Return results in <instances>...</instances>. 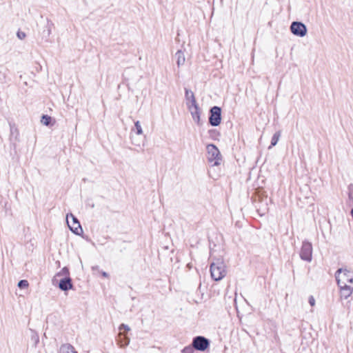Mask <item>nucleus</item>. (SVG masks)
Segmentation results:
<instances>
[{
	"label": "nucleus",
	"instance_id": "nucleus-19",
	"mask_svg": "<svg viewBox=\"0 0 353 353\" xmlns=\"http://www.w3.org/2000/svg\"><path fill=\"white\" fill-rule=\"evenodd\" d=\"M52 121V118L48 115H43L41 117V122L43 125L48 126L50 124V122Z\"/></svg>",
	"mask_w": 353,
	"mask_h": 353
},
{
	"label": "nucleus",
	"instance_id": "nucleus-13",
	"mask_svg": "<svg viewBox=\"0 0 353 353\" xmlns=\"http://www.w3.org/2000/svg\"><path fill=\"white\" fill-rule=\"evenodd\" d=\"M193 107V110H191V114L194 121L199 123L200 121V113L199 110V107L197 104H194L192 105Z\"/></svg>",
	"mask_w": 353,
	"mask_h": 353
},
{
	"label": "nucleus",
	"instance_id": "nucleus-22",
	"mask_svg": "<svg viewBox=\"0 0 353 353\" xmlns=\"http://www.w3.org/2000/svg\"><path fill=\"white\" fill-rule=\"evenodd\" d=\"M68 274H69V270L67 268L65 267L61 270V271L60 272L57 274V276H59L61 275H64V276H68Z\"/></svg>",
	"mask_w": 353,
	"mask_h": 353
},
{
	"label": "nucleus",
	"instance_id": "nucleus-15",
	"mask_svg": "<svg viewBox=\"0 0 353 353\" xmlns=\"http://www.w3.org/2000/svg\"><path fill=\"white\" fill-rule=\"evenodd\" d=\"M268 199H265V204L263 203V202L261 203V205L258 207V211L261 215L265 214L268 210L269 208L268 207Z\"/></svg>",
	"mask_w": 353,
	"mask_h": 353
},
{
	"label": "nucleus",
	"instance_id": "nucleus-10",
	"mask_svg": "<svg viewBox=\"0 0 353 353\" xmlns=\"http://www.w3.org/2000/svg\"><path fill=\"white\" fill-rule=\"evenodd\" d=\"M59 288L63 291H67L72 288V279L69 276L62 279L59 283Z\"/></svg>",
	"mask_w": 353,
	"mask_h": 353
},
{
	"label": "nucleus",
	"instance_id": "nucleus-17",
	"mask_svg": "<svg viewBox=\"0 0 353 353\" xmlns=\"http://www.w3.org/2000/svg\"><path fill=\"white\" fill-rule=\"evenodd\" d=\"M119 336H123V339H121L119 341V344L120 347H125L127 345H128V344L130 343V339L125 334H123L122 333H120Z\"/></svg>",
	"mask_w": 353,
	"mask_h": 353
},
{
	"label": "nucleus",
	"instance_id": "nucleus-21",
	"mask_svg": "<svg viewBox=\"0 0 353 353\" xmlns=\"http://www.w3.org/2000/svg\"><path fill=\"white\" fill-rule=\"evenodd\" d=\"M18 287L19 288H26L28 287L29 285V283L28 282V281L26 280H21L19 283H18Z\"/></svg>",
	"mask_w": 353,
	"mask_h": 353
},
{
	"label": "nucleus",
	"instance_id": "nucleus-7",
	"mask_svg": "<svg viewBox=\"0 0 353 353\" xmlns=\"http://www.w3.org/2000/svg\"><path fill=\"white\" fill-rule=\"evenodd\" d=\"M192 346L197 350L204 351L209 346V341L204 336H198L193 339Z\"/></svg>",
	"mask_w": 353,
	"mask_h": 353
},
{
	"label": "nucleus",
	"instance_id": "nucleus-3",
	"mask_svg": "<svg viewBox=\"0 0 353 353\" xmlns=\"http://www.w3.org/2000/svg\"><path fill=\"white\" fill-rule=\"evenodd\" d=\"M338 285L353 284V272L346 268H339L335 273Z\"/></svg>",
	"mask_w": 353,
	"mask_h": 353
},
{
	"label": "nucleus",
	"instance_id": "nucleus-1",
	"mask_svg": "<svg viewBox=\"0 0 353 353\" xmlns=\"http://www.w3.org/2000/svg\"><path fill=\"white\" fill-rule=\"evenodd\" d=\"M225 265L222 260L217 259L210 265L211 277L216 281L221 280L226 275Z\"/></svg>",
	"mask_w": 353,
	"mask_h": 353
},
{
	"label": "nucleus",
	"instance_id": "nucleus-20",
	"mask_svg": "<svg viewBox=\"0 0 353 353\" xmlns=\"http://www.w3.org/2000/svg\"><path fill=\"white\" fill-rule=\"evenodd\" d=\"M134 127L136 128L137 134H143V130H142L141 123H140V122L139 121H136L134 123Z\"/></svg>",
	"mask_w": 353,
	"mask_h": 353
},
{
	"label": "nucleus",
	"instance_id": "nucleus-11",
	"mask_svg": "<svg viewBox=\"0 0 353 353\" xmlns=\"http://www.w3.org/2000/svg\"><path fill=\"white\" fill-rule=\"evenodd\" d=\"M59 353H77L72 345L69 343L63 344L59 349Z\"/></svg>",
	"mask_w": 353,
	"mask_h": 353
},
{
	"label": "nucleus",
	"instance_id": "nucleus-6",
	"mask_svg": "<svg viewBox=\"0 0 353 353\" xmlns=\"http://www.w3.org/2000/svg\"><path fill=\"white\" fill-rule=\"evenodd\" d=\"M290 30L293 34L303 37L307 34V28L305 25L301 22L294 21L290 26Z\"/></svg>",
	"mask_w": 353,
	"mask_h": 353
},
{
	"label": "nucleus",
	"instance_id": "nucleus-18",
	"mask_svg": "<svg viewBox=\"0 0 353 353\" xmlns=\"http://www.w3.org/2000/svg\"><path fill=\"white\" fill-rule=\"evenodd\" d=\"M280 137H281L280 131H278L275 134H274L273 137H272L271 145L270 146V148H271L272 146H274L277 144Z\"/></svg>",
	"mask_w": 353,
	"mask_h": 353
},
{
	"label": "nucleus",
	"instance_id": "nucleus-4",
	"mask_svg": "<svg viewBox=\"0 0 353 353\" xmlns=\"http://www.w3.org/2000/svg\"><path fill=\"white\" fill-rule=\"evenodd\" d=\"M300 256L301 259L310 262L312 259V245L309 241H305L303 242L302 247L300 252Z\"/></svg>",
	"mask_w": 353,
	"mask_h": 353
},
{
	"label": "nucleus",
	"instance_id": "nucleus-12",
	"mask_svg": "<svg viewBox=\"0 0 353 353\" xmlns=\"http://www.w3.org/2000/svg\"><path fill=\"white\" fill-rule=\"evenodd\" d=\"M175 57L176 58V64L178 67L183 65L185 63V58L184 56V53L181 50H178L175 54Z\"/></svg>",
	"mask_w": 353,
	"mask_h": 353
},
{
	"label": "nucleus",
	"instance_id": "nucleus-8",
	"mask_svg": "<svg viewBox=\"0 0 353 353\" xmlns=\"http://www.w3.org/2000/svg\"><path fill=\"white\" fill-rule=\"evenodd\" d=\"M70 217L72 219V222L69 220V216H67V223L68 227L74 233L79 234V232H82V228L78 219L72 214Z\"/></svg>",
	"mask_w": 353,
	"mask_h": 353
},
{
	"label": "nucleus",
	"instance_id": "nucleus-2",
	"mask_svg": "<svg viewBox=\"0 0 353 353\" xmlns=\"http://www.w3.org/2000/svg\"><path fill=\"white\" fill-rule=\"evenodd\" d=\"M208 161L212 166H217L221 164L222 157L219 150L214 144H208L206 146Z\"/></svg>",
	"mask_w": 353,
	"mask_h": 353
},
{
	"label": "nucleus",
	"instance_id": "nucleus-27",
	"mask_svg": "<svg viewBox=\"0 0 353 353\" xmlns=\"http://www.w3.org/2000/svg\"><path fill=\"white\" fill-rule=\"evenodd\" d=\"M101 274L104 277H106V278L108 277V274L107 272H102Z\"/></svg>",
	"mask_w": 353,
	"mask_h": 353
},
{
	"label": "nucleus",
	"instance_id": "nucleus-16",
	"mask_svg": "<svg viewBox=\"0 0 353 353\" xmlns=\"http://www.w3.org/2000/svg\"><path fill=\"white\" fill-rule=\"evenodd\" d=\"M185 98L187 100L190 101L192 105L197 104L194 93L192 91L185 90Z\"/></svg>",
	"mask_w": 353,
	"mask_h": 353
},
{
	"label": "nucleus",
	"instance_id": "nucleus-26",
	"mask_svg": "<svg viewBox=\"0 0 353 353\" xmlns=\"http://www.w3.org/2000/svg\"><path fill=\"white\" fill-rule=\"evenodd\" d=\"M190 350H191V348H190V347H185V348H184V349L183 350V352H184V353H187V352H188V351H190Z\"/></svg>",
	"mask_w": 353,
	"mask_h": 353
},
{
	"label": "nucleus",
	"instance_id": "nucleus-5",
	"mask_svg": "<svg viewBox=\"0 0 353 353\" xmlns=\"http://www.w3.org/2000/svg\"><path fill=\"white\" fill-rule=\"evenodd\" d=\"M209 122L212 126H218L221 121V109L218 106H214L210 109Z\"/></svg>",
	"mask_w": 353,
	"mask_h": 353
},
{
	"label": "nucleus",
	"instance_id": "nucleus-25",
	"mask_svg": "<svg viewBox=\"0 0 353 353\" xmlns=\"http://www.w3.org/2000/svg\"><path fill=\"white\" fill-rule=\"evenodd\" d=\"M309 303L311 306H314L315 305V299L312 296H310L309 298Z\"/></svg>",
	"mask_w": 353,
	"mask_h": 353
},
{
	"label": "nucleus",
	"instance_id": "nucleus-14",
	"mask_svg": "<svg viewBox=\"0 0 353 353\" xmlns=\"http://www.w3.org/2000/svg\"><path fill=\"white\" fill-rule=\"evenodd\" d=\"M54 23L49 19H46V24L45 26L46 30L43 31L45 37H48L52 33Z\"/></svg>",
	"mask_w": 353,
	"mask_h": 353
},
{
	"label": "nucleus",
	"instance_id": "nucleus-23",
	"mask_svg": "<svg viewBox=\"0 0 353 353\" xmlns=\"http://www.w3.org/2000/svg\"><path fill=\"white\" fill-rule=\"evenodd\" d=\"M17 37H18L19 39H21V40H22V39H25V38H26V33H25V32H21V31H18V32H17Z\"/></svg>",
	"mask_w": 353,
	"mask_h": 353
},
{
	"label": "nucleus",
	"instance_id": "nucleus-9",
	"mask_svg": "<svg viewBox=\"0 0 353 353\" xmlns=\"http://www.w3.org/2000/svg\"><path fill=\"white\" fill-rule=\"evenodd\" d=\"M340 288L341 296L347 299L353 292V284L338 285Z\"/></svg>",
	"mask_w": 353,
	"mask_h": 353
},
{
	"label": "nucleus",
	"instance_id": "nucleus-24",
	"mask_svg": "<svg viewBox=\"0 0 353 353\" xmlns=\"http://www.w3.org/2000/svg\"><path fill=\"white\" fill-rule=\"evenodd\" d=\"M119 329V330H121L124 329L126 331H129L130 330V328L129 327L128 325H127L125 324H123V323L120 325Z\"/></svg>",
	"mask_w": 353,
	"mask_h": 353
}]
</instances>
